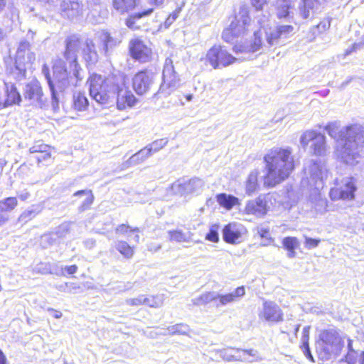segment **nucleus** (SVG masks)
<instances>
[{"label": "nucleus", "mask_w": 364, "mask_h": 364, "mask_svg": "<svg viewBox=\"0 0 364 364\" xmlns=\"http://www.w3.org/2000/svg\"><path fill=\"white\" fill-rule=\"evenodd\" d=\"M251 16L245 8H240L232 16L228 26L222 32V39L228 43L234 42L232 51L236 54H251L259 50L263 46L260 30L255 31L250 40H243L251 24Z\"/></svg>", "instance_id": "f257e3e1"}, {"label": "nucleus", "mask_w": 364, "mask_h": 364, "mask_svg": "<svg viewBox=\"0 0 364 364\" xmlns=\"http://www.w3.org/2000/svg\"><path fill=\"white\" fill-rule=\"evenodd\" d=\"M266 174L265 187L272 188L287 179L296 167L294 157L289 148L273 147L263 157Z\"/></svg>", "instance_id": "f03ea898"}, {"label": "nucleus", "mask_w": 364, "mask_h": 364, "mask_svg": "<svg viewBox=\"0 0 364 364\" xmlns=\"http://www.w3.org/2000/svg\"><path fill=\"white\" fill-rule=\"evenodd\" d=\"M119 74L103 76L92 73L87 78L90 97L100 105L107 107L113 103L114 84L117 83Z\"/></svg>", "instance_id": "7ed1b4c3"}, {"label": "nucleus", "mask_w": 364, "mask_h": 364, "mask_svg": "<svg viewBox=\"0 0 364 364\" xmlns=\"http://www.w3.org/2000/svg\"><path fill=\"white\" fill-rule=\"evenodd\" d=\"M114 85L113 101L114 100L117 109L125 111L134 107L139 103V99L127 85L126 74L119 73L117 83Z\"/></svg>", "instance_id": "20e7f679"}, {"label": "nucleus", "mask_w": 364, "mask_h": 364, "mask_svg": "<svg viewBox=\"0 0 364 364\" xmlns=\"http://www.w3.org/2000/svg\"><path fill=\"white\" fill-rule=\"evenodd\" d=\"M318 355L323 359L339 355L343 347V341L338 334L331 330H323L318 336Z\"/></svg>", "instance_id": "39448f33"}, {"label": "nucleus", "mask_w": 364, "mask_h": 364, "mask_svg": "<svg viewBox=\"0 0 364 364\" xmlns=\"http://www.w3.org/2000/svg\"><path fill=\"white\" fill-rule=\"evenodd\" d=\"M205 65H210L213 69L226 68L237 62L235 58L224 46L214 44L200 58Z\"/></svg>", "instance_id": "423d86ee"}, {"label": "nucleus", "mask_w": 364, "mask_h": 364, "mask_svg": "<svg viewBox=\"0 0 364 364\" xmlns=\"http://www.w3.org/2000/svg\"><path fill=\"white\" fill-rule=\"evenodd\" d=\"M357 191L356 181L353 177L335 179L333 186L329 190V198L332 201L353 200Z\"/></svg>", "instance_id": "0eeeda50"}, {"label": "nucleus", "mask_w": 364, "mask_h": 364, "mask_svg": "<svg viewBox=\"0 0 364 364\" xmlns=\"http://www.w3.org/2000/svg\"><path fill=\"white\" fill-rule=\"evenodd\" d=\"M300 143L304 149L309 147L311 156L321 157L326 154L328 149L326 136L319 132L306 130L301 136Z\"/></svg>", "instance_id": "6e6552de"}, {"label": "nucleus", "mask_w": 364, "mask_h": 364, "mask_svg": "<svg viewBox=\"0 0 364 364\" xmlns=\"http://www.w3.org/2000/svg\"><path fill=\"white\" fill-rule=\"evenodd\" d=\"M341 150L350 151L364 145V127L357 124L346 126L341 135Z\"/></svg>", "instance_id": "1a4fd4ad"}, {"label": "nucleus", "mask_w": 364, "mask_h": 364, "mask_svg": "<svg viewBox=\"0 0 364 364\" xmlns=\"http://www.w3.org/2000/svg\"><path fill=\"white\" fill-rule=\"evenodd\" d=\"M155 84V75L147 68L137 70L131 79L132 90L139 96H143L150 92Z\"/></svg>", "instance_id": "9d476101"}, {"label": "nucleus", "mask_w": 364, "mask_h": 364, "mask_svg": "<svg viewBox=\"0 0 364 364\" xmlns=\"http://www.w3.org/2000/svg\"><path fill=\"white\" fill-rule=\"evenodd\" d=\"M128 52L129 56L139 63H146L153 59L151 48L140 37H135L129 41Z\"/></svg>", "instance_id": "9b49d317"}, {"label": "nucleus", "mask_w": 364, "mask_h": 364, "mask_svg": "<svg viewBox=\"0 0 364 364\" xmlns=\"http://www.w3.org/2000/svg\"><path fill=\"white\" fill-rule=\"evenodd\" d=\"M271 200L269 194H260L255 199L248 200L245 206L244 213L257 218L265 217L270 210Z\"/></svg>", "instance_id": "f8f14e48"}, {"label": "nucleus", "mask_w": 364, "mask_h": 364, "mask_svg": "<svg viewBox=\"0 0 364 364\" xmlns=\"http://www.w3.org/2000/svg\"><path fill=\"white\" fill-rule=\"evenodd\" d=\"M180 79L175 71L172 62L166 63L162 71V82L159 91L169 94L179 86Z\"/></svg>", "instance_id": "ddd939ff"}, {"label": "nucleus", "mask_w": 364, "mask_h": 364, "mask_svg": "<svg viewBox=\"0 0 364 364\" xmlns=\"http://www.w3.org/2000/svg\"><path fill=\"white\" fill-rule=\"evenodd\" d=\"M258 316L259 319L269 323H277L284 320V313L282 309L272 301L263 302L262 309Z\"/></svg>", "instance_id": "4468645a"}, {"label": "nucleus", "mask_w": 364, "mask_h": 364, "mask_svg": "<svg viewBox=\"0 0 364 364\" xmlns=\"http://www.w3.org/2000/svg\"><path fill=\"white\" fill-rule=\"evenodd\" d=\"M54 148L46 144H35L29 149V153L35 154L38 166H49L55 160L53 156Z\"/></svg>", "instance_id": "2eb2a0df"}, {"label": "nucleus", "mask_w": 364, "mask_h": 364, "mask_svg": "<svg viewBox=\"0 0 364 364\" xmlns=\"http://www.w3.org/2000/svg\"><path fill=\"white\" fill-rule=\"evenodd\" d=\"M28 60H26V53L23 50L18 48L14 58V68L17 71L18 76L21 79L26 77L27 64H33L35 60V54L28 53Z\"/></svg>", "instance_id": "dca6fc26"}, {"label": "nucleus", "mask_w": 364, "mask_h": 364, "mask_svg": "<svg viewBox=\"0 0 364 364\" xmlns=\"http://www.w3.org/2000/svg\"><path fill=\"white\" fill-rule=\"evenodd\" d=\"M258 357V352L253 349L230 348L226 352L228 360L252 362Z\"/></svg>", "instance_id": "f3484780"}, {"label": "nucleus", "mask_w": 364, "mask_h": 364, "mask_svg": "<svg viewBox=\"0 0 364 364\" xmlns=\"http://www.w3.org/2000/svg\"><path fill=\"white\" fill-rule=\"evenodd\" d=\"M24 98L31 103H41L43 102V90L37 81L27 83L24 90Z\"/></svg>", "instance_id": "a211bd4d"}, {"label": "nucleus", "mask_w": 364, "mask_h": 364, "mask_svg": "<svg viewBox=\"0 0 364 364\" xmlns=\"http://www.w3.org/2000/svg\"><path fill=\"white\" fill-rule=\"evenodd\" d=\"M61 11L68 18L82 15L83 4L78 0H65L61 4Z\"/></svg>", "instance_id": "6ab92c4d"}, {"label": "nucleus", "mask_w": 364, "mask_h": 364, "mask_svg": "<svg viewBox=\"0 0 364 364\" xmlns=\"http://www.w3.org/2000/svg\"><path fill=\"white\" fill-rule=\"evenodd\" d=\"M21 102V96L14 84L6 85L5 88V100L3 102L4 108L19 105Z\"/></svg>", "instance_id": "aec40b11"}, {"label": "nucleus", "mask_w": 364, "mask_h": 364, "mask_svg": "<svg viewBox=\"0 0 364 364\" xmlns=\"http://www.w3.org/2000/svg\"><path fill=\"white\" fill-rule=\"evenodd\" d=\"M245 294V289L243 286L237 287L234 292L225 294H219L214 296L212 300H218L220 305L225 306L232 303Z\"/></svg>", "instance_id": "412c9836"}, {"label": "nucleus", "mask_w": 364, "mask_h": 364, "mask_svg": "<svg viewBox=\"0 0 364 364\" xmlns=\"http://www.w3.org/2000/svg\"><path fill=\"white\" fill-rule=\"evenodd\" d=\"M84 45L82 50V58L89 64L96 63L98 61L99 55L93 40L87 39Z\"/></svg>", "instance_id": "4be33fe9"}, {"label": "nucleus", "mask_w": 364, "mask_h": 364, "mask_svg": "<svg viewBox=\"0 0 364 364\" xmlns=\"http://www.w3.org/2000/svg\"><path fill=\"white\" fill-rule=\"evenodd\" d=\"M153 8H149L147 9L129 14L125 19L126 26L132 31L139 30L141 26L137 24L138 20L143 17L149 16L153 13Z\"/></svg>", "instance_id": "5701e85b"}, {"label": "nucleus", "mask_w": 364, "mask_h": 364, "mask_svg": "<svg viewBox=\"0 0 364 364\" xmlns=\"http://www.w3.org/2000/svg\"><path fill=\"white\" fill-rule=\"evenodd\" d=\"M294 7V0H276L274 9L278 19L287 18Z\"/></svg>", "instance_id": "b1692460"}, {"label": "nucleus", "mask_w": 364, "mask_h": 364, "mask_svg": "<svg viewBox=\"0 0 364 364\" xmlns=\"http://www.w3.org/2000/svg\"><path fill=\"white\" fill-rule=\"evenodd\" d=\"M114 248L117 252L125 259H132L136 253V247L129 244L124 240H118L115 245Z\"/></svg>", "instance_id": "393cba45"}, {"label": "nucleus", "mask_w": 364, "mask_h": 364, "mask_svg": "<svg viewBox=\"0 0 364 364\" xmlns=\"http://www.w3.org/2000/svg\"><path fill=\"white\" fill-rule=\"evenodd\" d=\"M140 0H112V6L121 14L134 11L139 5Z\"/></svg>", "instance_id": "a878e982"}, {"label": "nucleus", "mask_w": 364, "mask_h": 364, "mask_svg": "<svg viewBox=\"0 0 364 364\" xmlns=\"http://www.w3.org/2000/svg\"><path fill=\"white\" fill-rule=\"evenodd\" d=\"M215 198L220 206L228 210L240 204V200L237 197L225 193L218 194Z\"/></svg>", "instance_id": "bb28decb"}, {"label": "nucleus", "mask_w": 364, "mask_h": 364, "mask_svg": "<svg viewBox=\"0 0 364 364\" xmlns=\"http://www.w3.org/2000/svg\"><path fill=\"white\" fill-rule=\"evenodd\" d=\"M139 232L140 228L139 227L132 226L127 223L119 224L115 228V233L118 235H133L134 241L137 243L139 242Z\"/></svg>", "instance_id": "cd10ccee"}, {"label": "nucleus", "mask_w": 364, "mask_h": 364, "mask_svg": "<svg viewBox=\"0 0 364 364\" xmlns=\"http://www.w3.org/2000/svg\"><path fill=\"white\" fill-rule=\"evenodd\" d=\"M74 196L79 198H84V199L80 201L79 206L80 211H85L89 209L95 198L92 191L88 189L77 191L74 193Z\"/></svg>", "instance_id": "c85d7f7f"}, {"label": "nucleus", "mask_w": 364, "mask_h": 364, "mask_svg": "<svg viewBox=\"0 0 364 364\" xmlns=\"http://www.w3.org/2000/svg\"><path fill=\"white\" fill-rule=\"evenodd\" d=\"M242 234L240 230L234 229L231 224L226 225L223 230V237L225 242L235 244L239 242Z\"/></svg>", "instance_id": "c756f323"}, {"label": "nucleus", "mask_w": 364, "mask_h": 364, "mask_svg": "<svg viewBox=\"0 0 364 364\" xmlns=\"http://www.w3.org/2000/svg\"><path fill=\"white\" fill-rule=\"evenodd\" d=\"M259 176L258 171H252L245 181V193L247 196H252L259 189Z\"/></svg>", "instance_id": "7c9ffc66"}, {"label": "nucleus", "mask_w": 364, "mask_h": 364, "mask_svg": "<svg viewBox=\"0 0 364 364\" xmlns=\"http://www.w3.org/2000/svg\"><path fill=\"white\" fill-rule=\"evenodd\" d=\"M282 246L287 251V255L290 258L296 256V250L299 247V241L296 237H285L282 241Z\"/></svg>", "instance_id": "2f4dec72"}, {"label": "nucleus", "mask_w": 364, "mask_h": 364, "mask_svg": "<svg viewBox=\"0 0 364 364\" xmlns=\"http://www.w3.org/2000/svg\"><path fill=\"white\" fill-rule=\"evenodd\" d=\"M80 43V38L77 36L73 35L67 37L65 39V48L63 55L65 58H68L71 53L75 52Z\"/></svg>", "instance_id": "473e14b6"}, {"label": "nucleus", "mask_w": 364, "mask_h": 364, "mask_svg": "<svg viewBox=\"0 0 364 364\" xmlns=\"http://www.w3.org/2000/svg\"><path fill=\"white\" fill-rule=\"evenodd\" d=\"M74 109L77 111H85L89 106V101L83 92H77L73 95Z\"/></svg>", "instance_id": "72a5a7b5"}, {"label": "nucleus", "mask_w": 364, "mask_h": 364, "mask_svg": "<svg viewBox=\"0 0 364 364\" xmlns=\"http://www.w3.org/2000/svg\"><path fill=\"white\" fill-rule=\"evenodd\" d=\"M324 129L327 132L328 134L333 138L335 141L338 144V146L341 149V135L343 134V130H339L338 127L335 123L328 124Z\"/></svg>", "instance_id": "f704fd0d"}, {"label": "nucleus", "mask_w": 364, "mask_h": 364, "mask_svg": "<svg viewBox=\"0 0 364 364\" xmlns=\"http://www.w3.org/2000/svg\"><path fill=\"white\" fill-rule=\"evenodd\" d=\"M309 333L308 329H304L302 335V342L300 345L301 349L303 350L306 357L311 361H314V357L311 353L309 345Z\"/></svg>", "instance_id": "c9c22d12"}, {"label": "nucleus", "mask_w": 364, "mask_h": 364, "mask_svg": "<svg viewBox=\"0 0 364 364\" xmlns=\"http://www.w3.org/2000/svg\"><path fill=\"white\" fill-rule=\"evenodd\" d=\"M257 232L263 245H267L273 241L269 228H257Z\"/></svg>", "instance_id": "e433bc0d"}, {"label": "nucleus", "mask_w": 364, "mask_h": 364, "mask_svg": "<svg viewBox=\"0 0 364 364\" xmlns=\"http://www.w3.org/2000/svg\"><path fill=\"white\" fill-rule=\"evenodd\" d=\"M0 203L3 205L1 211L4 212L11 211L16 208L18 205L17 198L14 196L7 197L2 200Z\"/></svg>", "instance_id": "4c0bfd02"}, {"label": "nucleus", "mask_w": 364, "mask_h": 364, "mask_svg": "<svg viewBox=\"0 0 364 364\" xmlns=\"http://www.w3.org/2000/svg\"><path fill=\"white\" fill-rule=\"evenodd\" d=\"M276 30L281 38H286L293 33L294 28L291 25H282L277 26Z\"/></svg>", "instance_id": "58836bf2"}, {"label": "nucleus", "mask_w": 364, "mask_h": 364, "mask_svg": "<svg viewBox=\"0 0 364 364\" xmlns=\"http://www.w3.org/2000/svg\"><path fill=\"white\" fill-rule=\"evenodd\" d=\"M318 0H302V11L304 13V16L307 17L309 16V13L311 10H313L316 4H318Z\"/></svg>", "instance_id": "ea45409f"}, {"label": "nucleus", "mask_w": 364, "mask_h": 364, "mask_svg": "<svg viewBox=\"0 0 364 364\" xmlns=\"http://www.w3.org/2000/svg\"><path fill=\"white\" fill-rule=\"evenodd\" d=\"M330 21L328 19H323L314 28L316 31H314V33L317 34H321L326 31H328L330 28Z\"/></svg>", "instance_id": "a19ab883"}, {"label": "nucleus", "mask_w": 364, "mask_h": 364, "mask_svg": "<svg viewBox=\"0 0 364 364\" xmlns=\"http://www.w3.org/2000/svg\"><path fill=\"white\" fill-rule=\"evenodd\" d=\"M170 239L176 242H183L186 240V235L183 231L179 230H171L168 232Z\"/></svg>", "instance_id": "79ce46f5"}, {"label": "nucleus", "mask_w": 364, "mask_h": 364, "mask_svg": "<svg viewBox=\"0 0 364 364\" xmlns=\"http://www.w3.org/2000/svg\"><path fill=\"white\" fill-rule=\"evenodd\" d=\"M205 240L213 242H218L219 241V237L218 233V227L213 226L210 228L208 233L205 235Z\"/></svg>", "instance_id": "37998d69"}, {"label": "nucleus", "mask_w": 364, "mask_h": 364, "mask_svg": "<svg viewBox=\"0 0 364 364\" xmlns=\"http://www.w3.org/2000/svg\"><path fill=\"white\" fill-rule=\"evenodd\" d=\"M266 39L267 43L272 46L281 39V38L279 37L277 31L275 29L267 34Z\"/></svg>", "instance_id": "c03bdc74"}, {"label": "nucleus", "mask_w": 364, "mask_h": 364, "mask_svg": "<svg viewBox=\"0 0 364 364\" xmlns=\"http://www.w3.org/2000/svg\"><path fill=\"white\" fill-rule=\"evenodd\" d=\"M321 242L320 239H314L306 237L304 240L305 247L307 249H312L316 247Z\"/></svg>", "instance_id": "a18cd8bd"}, {"label": "nucleus", "mask_w": 364, "mask_h": 364, "mask_svg": "<svg viewBox=\"0 0 364 364\" xmlns=\"http://www.w3.org/2000/svg\"><path fill=\"white\" fill-rule=\"evenodd\" d=\"M180 11L181 9H177L168 15L164 21L166 26H169L173 23V21L178 18Z\"/></svg>", "instance_id": "49530a36"}, {"label": "nucleus", "mask_w": 364, "mask_h": 364, "mask_svg": "<svg viewBox=\"0 0 364 364\" xmlns=\"http://www.w3.org/2000/svg\"><path fill=\"white\" fill-rule=\"evenodd\" d=\"M267 4V0H251V5L256 11H262L264 5Z\"/></svg>", "instance_id": "de8ad7c7"}, {"label": "nucleus", "mask_w": 364, "mask_h": 364, "mask_svg": "<svg viewBox=\"0 0 364 364\" xmlns=\"http://www.w3.org/2000/svg\"><path fill=\"white\" fill-rule=\"evenodd\" d=\"M355 352L348 353L345 356V360L348 364H355L357 359Z\"/></svg>", "instance_id": "09e8293b"}, {"label": "nucleus", "mask_w": 364, "mask_h": 364, "mask_svg": "<svg viewBox=\"0 0 364 364\" xmlns=\"http://www.w3.org/2000/svg\"><path fill=\"white\" fill-rule=\"evenodd\" d=\"M78 267L76 264H72L65 266L63 270L66 272L67 274H73L77 272Z\"/></svg>", "instance_id": "8fccbe9b"}, {"label": "nucleus", "mask_w": 364, "mask_h": 364, "mask_svg": "<svg viewBox=\"0 0 364 364\" xmlns=\"http://www.w3.org/2000/svg\"><path fill=\"white\" fill-rule=\"evenodd\" d=\"M48 311L53 313V316L55 318H60L63 316L62 312L58 310H55L54 309H49Z\"/></svg>", "instance_id": "3c124183"}, {"label": "nucleus", "mask_w": 364, "mask_h": 364, "mask_svg": "<svg viewBox=\"0 0 364 364\" xmlns=\"http://www.w3.org/2000/svg\"><path fill=\"white\" fill-rule=\"evenodd\" d=\"M0 364H7L6 357L1 349H0Z\"/></svg>", "instance_id": "603ef678"}, {"label": "nucleus", "mask_w": 364, "mask_h": 364, "mask_svg": "<svg viewBox=\"0 0 364 364\" xmlns=\"http://www.w3.org/2000/svg\"><path fill=\"white\" fill-rule=\"evenodd\" d=\"M29 196H30V194L28 192H26L24 193L19 195L18 198L21 200L25 201L28 198Z\"/></svg>", "instance_id": "864d4df0"}, {"label": "nucleus", "mask_w": 364, "mask_h": 364, "mask_svg": "<svg viewBox=\"0 0 364 364\" xmlns=\"http://www.w3.org/2000/svg\"><path fill=\"white\" fill-rule=\"evenodd\" d=\"M8 220L7 218L0 215V226L2 225L4 223H5Z\"/></svg>", "instance_id": "5fc2aeb1"}, {"label": "nucleus", "mask_w": 364, "mask_h": 364, "mask_svg": "<svg viewBox=\"0 0 364 364\" xmlns=\"http://www.w3.org/2000/svg\"><path fill=\"white\" fill-rule=\"evenodd\" d=\"M360 364H364V351H362L360 354Z\"/></svg>", "instance_id": "6e6d98bb"}, {"label": "nucleus", "mask_w": 364, "mask_h": 364, "mask_svg": "<svg viewBox=\"0 0 364 364\" xmlns=\"http://www.w3.org/2000/svg\"><path fill=\"white\" fill-rule=\"evenodd\" d=\"M6 6L5 0H0V11H1Z\"/></svg>", "instance_id": "4d7b16f0"}, {"label": "nucleus", "mask_w": 364, "mask_h": 364, "mask_svg": "<svg viewBox=\"0 0 364 364\" xmlns=\"http://www.w3.org/2000/svg\"><path fill=\"white\" fill-rule=\"evenodd\" d=\"M156 4H161L164 0H153Z\"/></svg>", "instance_id": "13d9d810"}, {"label": "nucleus", "mask_w": 364, "mask_h": 364, "mask_svg": "<svg viewBox=\"0 0 364 364\" xmlns=\"http://www.w3.org/2000/svg\"><path fill=\"white\" fill-rule=\"evenodd\" d=\"M27 47H29V43H25Z\"/></svg>", "instance_id": "bf43d9fd"}, {"label": "nucleus", "mask_w": 364, "mask_h": 364, "mask_svg": "<svg viewBox=\"0 0 364 364\" xmlns=\"http://www.w3.org/2000/svg\"><path fill=\"white\" fill-rule=\"evenodd\" d=\"M350 51H346V54H349Z\"/></svg>", "instance_id": "052dcab7"}]
</instances>
